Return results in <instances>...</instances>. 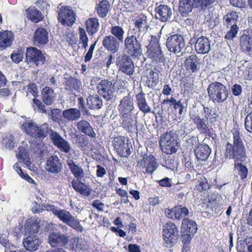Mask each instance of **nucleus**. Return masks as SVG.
<instances>
[{"mask_svg":"<svg viewBox=\"0 0 252 252\" xmlns=\"http://www.w3.org/2000/svg\"><path fill=\"white\" fill-rule=\"evenodd\" d=\"M75 14L68 7L61 8L58 14V20L63 25L71 26L75 21Z\"/></svg>","mask_w":252,"mask_h":252,"instance_id":"20","label":"nucleus"},{"mask_svg":"<svg viewBox=\"0 0 252 252\" xmlns=\"http://www.w3.org/2000/svg\"><path fill=\"white\" fill-rule=\"evenodd\" d=\"M155 17L161 22L169 21L172 16V9L166 5L160 4L156 8Z\"/></svg>","mask_w":252,"mask_h":252,"instance_id":"25","label":"nucleus"},{"mask_svg":"<svg viewBox=\"0 0 252 252\" xmlns=\"http://www.w3.org/2000/svg\"><path fill=\"white\" fill-rule=\"evenodd\" d=\"M80 110L77 108H69L63 111L62 116L69 121L78 120L81 117Z\"/></svg>","mask_w":252,"mask_h":252,"instance_id":"40","label":"nucleus"},{"mask_svg":"<svg viewBox=\"0 0 252 252\" xmlns=\"http://www.w3.org/2000/svg\"><path fill=\"white\" fill-rule=\"evenodd\" d=\"M149 79L151 80L153 84L151 85L152 89L156 87L159 81L158 73L157 72L151 70L149 73Z\"/></svg>","mask_w":252,"mask_h":252,"instance_id":"57","label":"nucleus"},{"mask_svg":"<svg viewBox=\"0 0 252 252\" xmlns=\"http://www.w3.org/2000/svg\"><path fill=\"white\" fill-rule=\"evenodd\" d=\"M86 29L90 34L97 32L99 27L98 20L97 18H89L86 22Z\"/></svg>","mask_w":252,"mask_h":252,"instance_id":"49","label":"nucleus"},{"mask_svg":"<svg viewBox=\"0 0 252 252\" xmlns=\"http://www.w3.org/2000/svg\"><path fill=\"white\" fill-rule=\"evenodd\" d=\"M120 123L124 129L128 132L137 133V117L133 114L120 115Z\"/></svg>","mask_w":252,"mask_h":252,"instance_id":"14","label":"nucleus"},{"mask_svg":"<svg viewBox=\"0 0 252 252\" xmlns=\"http://www.w3.org/2000/svg\"><path fill=\"white\" fill-rule=\"evenodd\" d=\"M63 165L62 161L57 155L49 157L45 164L46 171L55 175L60 174L63 170Z\"/></svg>","mask_w":252,"mask_h":252,"instance_id":"19","label":"nucleus"},{"mask_svg":"<svg viewBox=\"0 0 252 252\" xmlns=\"http://www.w3.org/2000/svg\"><path fill=\"white\" fill-rule=\"evenodd\" d=\"M25 62L28 64H35L39 65L44 63L45 57L42 52L37 48L30 47L26 49Z\"/></svg>","mask_w":252,"mask_h":252,"instance_id":"13","label":"nucleus"},{"mask_svg":"<svg viewBox=\"0 0 252 252\" xmlns=\"http://www.w3.org/2000/svg\"><path fill=\"white\" fill-rule=\"evenodd\" d=\"M50 139L54 145L61 151L67 153L71 149L69 143L62 138L58 133L52 131L50 133Z\"/></svg>","mask_w":252,"mask_h":252,"instance_id":"21","label":"nucleus"},{"mask_svg":"<svg viewBox=\"0 0 252 252\" xmlns=\"http://www.w3.org/2000/svg\"><path fill=\"white\" fill-rule=\"evenodd\" d=\"M111 33L117 39L121 42L123 41L124 31L122 28L118 26L112 27L110 30Z\"/></svg>","mask_w":252,"mask_h":252,"instance_id":"52","label":"nucleus"},{"mask_svg":"<svg viewBox=\"0 0 252 252\" xmlns=\"http://www.w3.org/2000/svg\"><path fill=\"white\" fill-rule=\"evenodd\" d=\"M194 152L198 160L205 161L209 157L211 149L207 144L198 143L197 145L195 146Z\"/></svg>","mask_w":252,"mask_h":252,"instance_id":"23","label":"nucleus"},{"mask_svg":"<svg viewBox=\"0 0 252 252\" xmlns=\"http://www.w3.org/2000/svg\"><path fill=\"white\" fill-rule=\"evenodd\" d=\"M224 156L234 160V171L237 176L244 180L248 176V169L243 164L246 161L247 153L242 136L237 130L233 132V143L227 142L225 146Z\"/></svg>","mask_w":252,"mask_h":252,"instance_id":"1","label":"nucleus"},{"mask_svg":"<svg viewBox=\"0 0 252 252\" xmlns=\"http://www.w3.org/2000/svg\"><path fill=\"white\" fill-rule=\"evenodd\" d=\"M13 40L14 36L11 31L0 32V49L2 50L10 46Z\"/></svg>","mask_w":252,"mask_h":252,"instance_id":"32","label":"nucleus"},{"mask_svg":"<svg viewBox=\"0 0 252 252\" xmlns=\"http://www.w3.org/2000/svg\"><path fill=\"white\" fill-rule=\"evenodd\" d=\"M31 151L36 154L39 157L43 158L46 153L47 148L42 142H34L31 144Z\"/></svg>","mask_w":252,"mask_h":252,"instance_id":"46","label":"nucleus"},{"mask_svg":"<svg viewBox=\"0 0 252 252\" xmlns=\"http://www.w3.org/2000/svg\"><path fill=\"white\" fill-rule=\"evenodd\" d=\"M67 164L71 172L77 181L81 180L84 177V173L83 169L76 164L71 159L67 161Z\"/></svg>","mask_w":252,"mask_h":252,"instance_id":"41","label":"nucleus"},{"mask_svg":"<svg viewBox=\"0 0 252 252\" xmlns=\"http://www.w3.org/2000/svg\"><path fill=\"white\" fill-rule=\"evenodd\" d=\"M159 144L161 151L167 155L175 153L180 147L179 139L172 131L167 132L160 136Z\"/></svg>","mask_w":252,"mask_h":252,"instance_id":"2","label":"nucleus"},{"mask_svg":"<svg viewBox=\"0 0 252 252\" xmlns=\"http://www.w3.org/2000/svg\"><path fill=\"white\" fill-rule=\"evenodd\" d=\"M136 34V32L135 33ZM144 34L141 36L140 33L137 35L127 36L124 41V47L127 53L131 57H138L142 54V44L141 43Z\"/></svg>","mask_w":252,"mask_h":252,"instance_id":"5","label":"nucleus"},{"mask_svg":"<svg viewBox=\"0 0 252 252\" xmlns=\"http://www.w3.org/2000/svg\"><path fill=\"white\" fill-rule=\"evenodd\" d=\"M194 0H179V11L182 16L188 15L194 8Z\"/></svg>","mask_w":252,"mask_h":252,"instance_id":"39","label":"nucleus"},{"mask_svg":"<svg viewBox=\"0 0 252 252\" xmlns=\"http://www.w3.org/2000/svg\"><path fill=\"white\" fill-rule=\"evenodd\" d=\"M97 89L98 94L107 100H111L114 97V86L107 80H101L98 84Z\"/></svg>","mask_w":252,"mask_h":252,"instance_id":"16","label":"nucleus"},{"mask_svg":"<svg viewBox=\"0 0 252 252\" xmlns=\"http://www.w3.org/2000/svg\"><path fill=\"white\" fill-rule=\"evenodd\" d=\"M119 41L112 35L105 36L102 40V45L108 51L112 53H115L118 51L119 49Z\"/></svg>","mask_w":252,"mask_h":252,"instance_id":"27","label":"nucleus"},{"mask_svg":"<svg viewBox=\"0 0 252 252\" xmlns=\"http://www.w3.org/2000/svg\"><path fill=\"white\" fill-rule=\"evenodd\" d=\"M168 102H171V104L173 105L174 109H179L180 106L182 105L181 100L177 101L175 98L171 97L170 99H165L161 102V104H166Z\"/></svg>","mask_w":252,"mask_h":252,"instance_id":"60","label":"nucleus"},{"mask_svg":"<svg viewBox=\"0 0 252 252\" xmlns=\"http://www.w3.org/2000/svg\"><path fill=\"white\" fill-rule=\"evenodd\" d=\"M27 17L34 23H37L42 20L41 12L36 9L29 8L26 10Z\"/></svg>","mask_w":252,"mask_h":252,"instance_id":"50","label":"nucleus"},{"mask_svg":"<svg viewBox=\"0 0 252 252\" xmlns=\"http://www.w3.org/2000/svg\"><path fill=\"white\" fill-rule=\"evenodd\" d=\"M70 140L73 144L76 145L81 149H84L87 144V138L83 135L77 134L76 132H71L70 134Z\"/></svg>","mask_w":252,"mask_h":252,"instance_id":"38","label":"nucleus"},{"mask_svg":"<svg viewBox=\"0 0 252 252\" xmlns=\"http://www.w3.org/2000/svg\"><path fill=\"white\" fill-rule=\"evenodd\" d=\"M207 91L210 99L214 103L223 102L228 97V91L226 86L219 82L210 83Z\"/></svg>","mask_w":252,"mask_h":252,"instance_id":"4","label":"nucleus"},{"mask_svg":"<svg viewBox=\"0 0 252 252\" xmlns=\"http://www.w3.org/2000/svg\"><path fill=\"white\" fill-rule=\"evenodd\" d=\"M41 94L43 102L48 105H51L56 97L53 90L48 87H45L42 89Z\"/></svg>","mask_w":252,"mask_h":252,"instance_id":"37","label":"nucleus"},{"mask_svg":"<svg viewBox=\"0 0 252 252\" xmlns=\"http://www.w3.org/2000/svg\"><path fill=\"white\" fill-rule=\"evenodd\" d=\"M194 47L198 54L208 53L210 50V41L206 36H202L197 38Z\"/></svg>","mask_w":252,"mask_h":252,"instance_id":"26","label":"nucleus"},{"mask_svg":"<svg viewBox=\"0 0 252 252\" xmlns=\"http://www.w3.org/2000/svg\"><path fill=\"white\" fill-rule=\"evenodd\" d=\"M215 1L216 0H194V8L204 11Z\"/></svg>","mask_w":252,"mask_h":252,"instance_id":"51","label":"nucleus"},{"mask_svg":"<svg viewBox=\"0 0 252 252\" xmlns=\"http://www.w3.org/2000/svg\"><path fill=\"white\" fill-rule=\"evenodd\" d=\"M166 46L169 52L174 54L179 53L185 46L184 38L180 34L171 35L166 39Z\"/></svg>","mask_w":252,"mask_h":252,"instance_id":"10","label":"nucleus"},{"mask_svg":"<svg viewBox=\"0 0 252 252\" xmlns=\"http://www.w3.org/2000/svg\"><path fill=\"white\" fill-rule=\"evenodd\" d=\"M68 241L69 237L60 232H52L48 236V242L52 248H66Z\"/></svg>","mask_w":252,"mask_h":252,"instance_id":"17","label":"nucleus"},{"mask_svg":"<svg viewBox=\"0 0 252 252\" xmlns=\"http://www.w3.org/2000/svg\"><path fill=\"white\" fill-rule=\"evenodd\" d=\"M71 185L73 189L81 195L88 196L91 193V189L80 180H72Z\"/></svg>","mask_w":252,"mask_h":252,"instance_id":"35","label":"nucleus"},{"mask_svg":"<svg viewBox=\"0 0 252 252\" xmlns=\"http://www.w3.org/2000/svg\"><path fill=\"white\" fill-rule=\"evenodd\" d=\"M238 252H252V237H247L238 242Z\"/></svg>","mask_w":252,"mask_h":252,"instance_id":"45","label":"nucleus"},{"mask_svg":"<svg viewBox=\"0 0 252 252\" xmlns=\"http://www.w3.org/2000/svg\"><path fill=\"white\" fill-rule=\"evenodd\" d=\"M174 212L175 219L177 220H180L186 217L189 213L188 210L185 207H183L181 205L174 207Z\"/></svg>","mask_w":252,"mask_h":252,"instance_id":"53","label":"nucleus"},{"mask_svg":"<svg viewBox=\"0 0 252 252\" xmlns=\"http://www.w3.org/2000/svg\"><path fill=\"white\" fill-rule=\"evenodd\" d=\"M135 27L138 29V33L146 32L149 28L147 17L142 14L139 15L135 22Z\"/></svg>","mask_w":252,"mask_h":252,"instance_id":"47","label":"nucleus"},{"mask_svg":"<svg viewBox=\"0 0 252 252\" xmlns=\"http://www.w3.org/2000/svg\"><path fill=\"white\" fill-rule=\"evenodd\" d=\"M22 129L28 135L35 139H43L51 132V129L47 124L40 126L33 122H26L22 125Z\"/></svg>","mask_w":252,"mask_h":252,"instance_id":"3","label":"nucleus"},{"mask_svg":"<svg viewBox=\"0 0 252 252\" xmlns=\"http://www.w3.org/2000/svg\"><path fill=\"white\" fill-rule=\"evenodd\" d=\"M64 85L68 90H75L79 92L82 86L81 82L71 76L64 77Z\"/></svg>","mask_w":252,"mask_h":252,"instance_id":"43","label":"nucleus"},{"mask_svg":"<svg viewBox=\"0 0 252 252\" xmlns=\"http://www.w3.org/2000/svg\"><path fill=\"white\" fill-rule=\"evenodd\" d=\"M201 63L200 59L195 54L187 57L184 62L185 68L190 73H195L199 70Z\"/></svg>","mask_w":252,"mask_h":252,"instance_id":"22","label":"nucleus"},{"mask_svg":"<svg viewBox=\"0 0 252 252\" xmlns=\"http://www.w3.org/2000/svg\"><path fill=\"white\" fill-rule=\"evenodd\" d=\"M162 236L166 247H171L176 244L179 237L177 226L172 222H167L163 227Z\"/></svg>","mask_w":252,"mask_h":252,"instance_id":"7","label":"nucleus"},{"mask_svg":"<svg viewBox=\"0 0 252 252\" xmlns=\"http://www.w3.org/2000/svg\"><path fill=\"white\" fill-rule=\"evenodd\" d=\"M52 212L63 222L80 232L83 231V227L80 224V222L69 212L65 210L53 209Z\"/></svg>","mask_w":252,"mask_h":252,"instance_id":"9","label":"nucleus"},{"mask_svg":"<svg viewBox=\"0 0 252 252\" xmlns=\"http://www.w3.org/2000/svg\"><path fill=\"white\" fill-rule=\"evenodd\" d=\"M110 3L107 0H102L100 1L96 7L97 13L101 18L106 16L110 8Z\"/></svg>","mask_w":252,"mask_h":252,"instance_id":"48","label":"nucleus"},{"mask_svg":"<svg viewBox=\"0 0 252 252\" xmlns=\"http://www.w3.org/2000/svg\"><path fill=\"white\" fill-rule=\"evenodd\" d=\"M238 15L237 13L233 11L228 12L223 17V25L227 28H229L234 25L238 21Z\"/></svg>","mask_w":252,"mask_h":252,"instance_id":"44","label":"nucleus"},{"mask_svg":"<svg viewBox=\"0 0 252 252\" xmlns=\"http://www.w3.org/2000/svg\"><path fill=\"white\" fill-rule=\"evenodd\" d=\"M135 99L137 106L140 111L145 114L152 112V108L147 101L144 93L140 92L136 94Z\"/></svg>","mask_w":252,"mask_h":252,"instance_id":"28","label":"nucleus"},{"mask_svg":"<svg viewBox=\"0 0 252 252\" xmlns=\"http://www.w3.org/2000/svg\"><path fill=\"white\" fill-rule=\"evenodd\" d=\"M116 65L118 67L119 71L127 75L130 76L134 72V63L130 57L127 55L124 54L119 56L116 59Z\"/></svg>","mask_w":252,"mask_h":252,"instance_id":"12","label":"nucleus"},{"mask_svg":"<svg viewBox=\"0 0 252 252\" xmlns=\"http://www.w3.org/2000/svg\"><path fill=\"white\" fill-rule=\"evenodd\" d=\"M244 126L248 131L252 133V112L249 113L246 117Z\"/></svg>","mask_w":252,"mask_h":252,"instance_id":"59","label":"nucleus"},{"mask_svg":"<svg viewBox=\"0 0 252 252\" xmlns=\"http://www.w3.org/2000/svg\"><path fill=\"white\" fill-rule=\"evenodd\" d=\"M161 164L167 169H173L175 168V161L169 156L165 158Z\"/></svg>","mask_w":252,"mask_h":252,"instance_id":"61","label":"nucleus"},{"mask_svg":"<svg viewBox=\"0 0 252 252\" xmlns=\"http://www.w3.org/2000/svg\"><path fill=\"white\" fill-rule=\"evenodd\" d=\"M197 230V224L194 221L188 218L184 219L181 228V239L182 242L186 244L190 242Z\"/></svg>","mask_w":252,"mask_h":252,"instance_id":"8","label":"nucleus"},{"mask_svg":"<svg viewBox=\"0 0 252 252\" xmlns=\"http://www.w3.org/2000/svg\"><path fill=\"white\" fill-rule=\"evenodd\" d=\"M230 30L227 32L224 38L227 40H232L236 36L238 33L239 28L237 25L229 26Z\"/></svg>","mask_w":252,"mask_h":252,"instance_id":"55","label":"nucleus"},{"mask_svg":"<svg viewBox=\"0 0 252 252\" xmlns=\"http://www.w3.org/2000/svg\"><path fill=\"white\" fill-rule=\"evenodd\" d=\"M76 126L78 130L82 133L90 136L95 138L96 133L91 124L86 120H82L77 122Z\"/></svg>","mask_w":252,"mask_h":252,"instance_id":"30","label":"nucleus"},{"mask_svg":"<svg viewBox=\"0 0 252 252\" xmlns=\"http://www.w3.org/2000/svg\"><path fill=\"white\" fill-rule=\"evenodd\" d=\"M87 104L91 109H99L103 105L101 98L97 94L89 96L87 99Z\"/></svg>","mask_w":252,"mask_h":252,"instance_id":"42","label":"nucleus"},{"mask_svg":"<svg viewBox=\"0 0 252 252\" xmlns=\"http://www.w3.org/2000/svg\"><path fill=\"white\" fill-rule=\"evenodd\" d=\"M240 46L243 52L252 57V38L249 35L243 34L240 38Z\"/></svg>","mask_w":252,"mask_h":252,"instance_id":"31","label":"nucleus"},{"mask_svg":"<svg viewBox=\"0 0 252 252\" xmlns=\"http://www.w3.org/2000/svg\"><path fill=\"white\" fill-rule=\"evenodd\" d=\"M204 118L211 126L214 125L219 117V114L215 109L203 106Z\"/></svg>","mask_w":252,"mask_h":252,"instance_id":"33","label":"nucleus"},{"mask_svg":"<svg viewBox=\"0 0 252 252\" xmlns=\"http://www.w3.org/2000/svg\"><path fill=\"white\" fill-rule=\"evenodd\" d=\"M189 118L193 123L196 125V128L201 134L209 127L212 126L204 118H201L199 114L194 112H189Z\"/></svg>","mask_w":252,"mask_h":252,"instance_id":"24","label":"nucleus"},{"mask_svg":"<svg viewBox=\"0 0 252 252\" xmlns=\"http://www.w3.org/2000/svg\"><path fill=\"white\" fill-rule=\"evenodd\" d=\"M124 90V93L126 95L120 100L118 106L119 115L133 114L135 108L133 98L126 89Z\"/></svg>","mask_w":252,"mask_h":252,"instance_id":"11","label":"nucleus"},{"mask_svg":"<svg viewBox=\"0 0 252 252\" xmlns=\"http://www.w3.org/2000/svg\"><path fill=\"white\" fill-rule=\"evenodd\" d=\"M24 57L23 52L19 50L13 53L11 55V58L13 62L19 63L22 61Z\"/></svg>","mask_w":252,"mask_h":252,"instance_id":"58","label":"nucleus"},{"mask_svg":"<svg viewBox=\"0 0 252 252\" xmlns=\"http://www.w3.org/2000/svg\"><path fill=\"white\" fill-rule=\"evenodd\" d=\"M61 111L59 109H54L51 111V116L52 119L55 122H58L60 120Z\"/></svg>","mask_w":252,"mask_h":252,"instance_id":"64","label":"nucleus"},{"mask_svg":"<svg viewBox=\"0 0 252 252\" xmlns=\"http://www.w3.org/2000/svg\"><path fill=\"white\" fill-rule=\"evenodd\" d=\"M146 55L149 59L156 63H164V56L162 52L159 39L155 35H151L149 44L146 46Z\"/></svg>","mask_w":252,"mask_h":252,"instance_id":"6","label":"nucleus"},{"mask_svg":"<svg viewBox=\"0 0 252 252\" xmlns=\"http://www.w3.org/2000/svg\"><path fill=\"white\" fill-rule=\"evenodd\" d=\"M41 243L39 238L34 235L28 236L24 239L23 244L26 250L29 251H34L37 250Z\"/></svg>","mask_w":252,"mask_h":252,"instance_id":"29","label":"nucleus"},{"mask_svg":"<svg viewBox=\"0 0 252 252\" xmlns=\"http://www.w3.org/2000/svg\"><path fill=\"white\" fill-rule=\"evenodd\" d=\"M40 220L37 219H28L25 222V231L26 233L35 234L39 231Z\"/></svg>","mask_w":252,"mask_h":252,"instance_id":"36","label":"nucleus"},{"mask_svg":"<svg viewBox=\"0 0 252 252\" xmlns=\"http://www.w3.org/2000/svg\"><path fill=\"white\" fill-rule=\"evenodd\" d=\"M14 136L12 134L7 135L3 139L2 143L5 148L10 150L14 147Z\"/></svg>","mask_w":252,"mask_h":252,"instance_id":"56","label":"nucleus"},{"mask_svg":"<svg viewBox=\"0 0 252 252\" xmlns=\"http://www.w3.org/2000/svg\"><path fill=\"white\" fill-rule=\"evenodd\" d=\"M137 165L145 169V173L152 174L158 167V164L155 157L152 155L145 154L141 160L139 161Z\"/></svg>","mask_w":252,"mask_h":252,"instance_id":"18","label":"nucleus"},{"mask_svg":"<svg viewBox=\"0 0 252 252\" xmlns=\"http://www.w3.org/2000/svg\"><path fill=\"white\" fill-rule=\"evenodd\" d=\"M64 39L66 40L70 45L75 44L76 42V36L69 29H66L63 35Z\"/></svg>","mask_w":252,"mask_h":252,"instance_id":"54","label":"nucleus"},{"mask_svg":"<svg viewBox=\"0 0 252 252\" xmlns=\"http://www.w3.org/2000/svg\"><path fill=\"white\" fill-rule=\"evenodd\" d=\"M82 247L81 243H80V240L78 238L75 237L72 239L71 241V247L70 249L74 250L76 251L77 250L81 249Z\"/></svg>","mask_w":252,"mask_h":252,"instance_id":"63","label":"nucleus"},{"mask_svg":"<svg viewBox=\"0 0 252 252\" xmlns=\"http://www.w3.org/2000/svg\"><path fill=\"white\" fill-rule=\"evenodd\" d=\"M159 185L163 187H171L172 186L171 179L165 177L157 181Z\"/></svg>","mask_w":252,"mask_h":252,"instance_id":"62","label":"nucleus"},{"mask_svg":"<svg viewBox=\"0 0 252 252\" xmlns=\"http://www.w3.org/2000/svg\"><path fill=\"white\" fill-rule=\"evenodd\" d=\"M34 39L35 44L45 45L48 42V32L43 28H38L34 32Z\"/></svg>","mask_w":252,"mask_h":252,"instance_id":"34","label":"nucleus"},{"mask_svg":"<svg viewBox=\"0 0 252 252\" xmlns=\"http://www.w3.org/2000/svg\"><path fill=\"white\" fill-rule=\"evenodd\" d=\"M128 139L124 136H118L114 138L113 145L119 155L127 157L130 154L131 144L128 143Z\"/></svg>","mask_w":252,"mask_h":252,"instance_id":"15","label":"nucleus"}]
</instances>
